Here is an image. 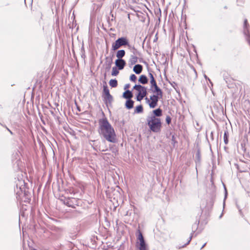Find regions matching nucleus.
<instances>
[{
    "mask_svg": "<svg viewBox=\"0 0 250 250\" xmlns=\"http://www.w3.org/2000/svg\"><path fill=\"white\" fill-rule=\"evenodd\" d=\"M139 234L137 236V239L139 241V243H137V247L139 250H148L146 244L141 231L138 229Z\"/></svg>",
    "mask_w": 250,
    "mask_h": 250,
    "instance_id": "6",
    "label": "nucleus"
},
{
    "mask_svg": "<svg viewBox=\"0 0 250 250\" xmlns=\"http://www.w3.org/2000/svg\"><path fill=\"white\" fill-rule=\"evenodd\" d=\"M128 48H129V49H130L131 50V52L133 53V55H135L136 56H137V55H140L139 52L136 48H135L134 46H131V47H128Z\"/></svg>",
    "mask_w": 250,
    "mask_h": 250,
    "instance_id": "24",
    "label": "nucleus"
},
{
    "mask_svg": "<svg viewBox=\"0 0 250 250\" xmlns=\"http://www.w3.org/2000/svg\"><path fill=\"white\" fill-rule=\"evenodd\" d=\"M221 74H222L224 80L227 83H229L231 82V78L228 72L226 71H223L221 72Z\"/></svg>",
    "mask_w": 250,
    "mask_h": 250,
    "instance_id": "12",
    "label": "nucleus"
},
{
    "mask_svg": "<svg viewBox=\"0 0 250 250\" xmlns=\"http://www.w3.org/2000/svg\"><path fill=\"white\" fill-rule=\"evenodd\" d=\"M243 33H244V34L246 36V40L248 41L249 44L250 45V35L249 33V30H248V27L244 28Z\"/></svg>",
    "mask_w": 250,
    "mask_h": 250,
    "instance_id": "19",
    "label": "nucleus"
},
{
    "mask_svg": "<svg viewBox=\"0 0 250 250\" xmlns=\"http://www.w3.org/2000/svg\"><path fill=\"white\" fill-rule=\"evenodd\" d=\"M166 121L167 124L169 125L171 121V118L169 116H167L166 119Z\"/></svg>",
    "mask_w": 250,
    "mask_h": 250,
    "instance_id": "29",
    "label": "nucleus"
},
{
    "mask_svg": "<svg viewBox=\"0 0 250 250\" xmlns=\"http://www.w3.org/2000/svg\"><path fill=\"white\" fill-rule=\"evenodd\" d=\"M123 97L127 100H130L133 97V94L130 90H127L123 93Z\"/></svg>",
    "mask_w": 250,
    "mask_h": 250,
    "instance_id": "15",
    "label": "nucleus"
},
{
    "mask_svg": "<svg viewBox=\"0 0 250 250\" xmlns=\"http://www.w3.org/2000/svg\"><path fill=\"white\" fill-rule=\"evenodd\" d=\"M229 135L228 131L226 130L224 135V141L226 145L228 144L229 142Z\"/></svg>",
    "mask_w": 250,
    "mask_h": 250,
    "instance_id": "23",
    "label": "nucleus"
},
{
    "mask_svg": "<svg viewBox=\"0 0 250 250\" xmlns=\"http://www.w3.org/2000/svg\"><path fill=\"white\" fill-rule=\"evenodd\" d=\"M143 111V107L142 105H139L136 107L134 110V113H141Z\"/></svg>",
    "mask_w": 250,
    "mask_h": 250,
    "instance_id": "25",
    "label": "nucleus"
},
{
    "mask_svg": "<svg viewBox=\"0 0 250 250\" xmlns=\"http://www.w3.org/2000/svg\"><path fill=\"white\" fill-rule=\"evenodd\" d=\"M199 155H200V153L199 152H198V153H197V156H198V158H199Z\"/></svg>",
    "mask_w": 250,
    "mask_h": 250,
    "instance_id": "35",
    "label": "nucleus"
},
{
    "mask_svg": "<svg viewBox=\"0 0 250 250\" xmlns=\"http://www.w3.org/2000/svg\"><path fill=\"white\" fill-rule=\"evenodd\" d=\"M133 89L138 91V94L142 95L143 92L145 93V96L147 94L146 88L140 84H136L134 86Z\"/></svg>",
    "mask_w": 250,
    "mask_h": 250,
    "instance_id": "11",
    "label": "nucleus"
},
{
    "mask_svg": "<svg viewBox=\"0 0 250 250\" xmlns=\"http://www.w3.org/2000/svg\"><path fill=\"white\" fill-rule=\"evenodd\" d=\"M137 77L134 74H131L130 76V80L133 82H135L136 81Z\"/></svg>",
    "mask_w": 250,
    "mask_h": 250,
    "instance_id": "28",
    "label": "nucleus"
},
{
    "mask_svg": "<svg viewBox=\"0 0 250 250\" xmlns=\"http://www.w3.org/2000/svg\"><path fill=\"white\" fill-rule=\"evenodd\" d=\"M112 63L113 59L112 57H105L104 66H105V68L107 71H109L110 70Z\"/></svg>",
    "mask_w": 250,
    "mask_h": 250,
    "instance_id": "9",
    "label": "nucleus"
},
{
    "mask_svg": "<svg viewBox=\"0 0 250 250\" xmlns=\"http://www.w3.org/2000/svg\"><path fill=\"white\" fill-rule=\"evenodd\" d=\"M225 199L227 197V189H226V187H225Z\"/></svg>",
    "mask_w": 250,
    "mask_h": 250,
    "instance_id": "33",
    "label": "nucleus"
},
{
    "mask_svg": "<svg viewBox=\"0 0 250 250\" xmlns=\"http://www.w3.org/2000/svg\"><path fill=\"white\" fill-rule=\"evenodd\" d=\"M225 9L227 8V6H225L224 7Z\"/></svg>",
    "mask_w": 250,
    "mask_h": 250,
    "instance_id": "37",
    "label": "nucleus"
},
{
    "mask_svg": "<svg viewBox=\"0 0 250 250\" xmlns=\"http://www.w3.org/2000/svg\"><path fill=\"white\" fill-rule=\"evenodd\" d=\"M149 77L150 79V84H151V88H152L153 87V86L155 84H157L155 80V78L153 75V74L149 72Z\"/></svg>",
    "mask_w": 250,
    "mask_h": 250,
    "instance_id": "20",
    "label": "nucleus"
},
{
    "mask_svg": "<svg viewBox=\"0 0 250 250\" xmlns=\"http://www.w3.org/2000/svg\"><path fill=\"white\" fill-rule=\"evenodd\" d=\"M119 72V70L117 69V67H113L112 68V70L111 72V75L113 76H116L117 75H118Z\"/></svg>",
    "mask_w": 250,
    "mask_h": 250,
    "instance_id": "26",
    "label": "nucleus"
},
{
    "mask_svg": "<svg viewBox=\"0 0 250 250\" xmlns=\"http://www.w3.org/2000/svg\"><path fill=\"white\" fill-rule=\"evenodd\" d=\"M116 66L118 67L119 70H122L126 64L125 61L122 59H118L115 61V62Z\"/></svg>",
    "mask_w": 250,
    "mask_h": 250,
    "instance_id": "10",
    "label": "nucleus"
},
{
    "mask_svg": "<svg viewBox=\"0 0 250 250\" xmlns=\"http://www.w3.org/2000/svg\"><path fill=\"white\" fill-rule=\"evenodd\" d=\"M152 113L153 114L151 115V116H154L155 117H160L162 115V110L159 108L154 110L152 111Z\"/></svg>",
    "mask_w": 250,
    "mask_h": 250,
    "instance_id": "18",
    "label": "nucleus"
},
{
    "mask_svg": "<svg viewBox=\"0 0 250 250\" xmlns=\"http://www.w3.org/2000/svg\"><path fill=\"white\" fill-rule=\"evenodd\" d=\"M6 129L8 130V131L11 134H13V132L7 127H6Z\"/></svg>",
    "mask_w": 250,
    "mask_h": 250,
    "instance_id": "34",
    "label": "nucleus"
},
{
    "mask_svg": "<svg viewBox=\"0 0 250 250\" xmlns=\"http://www.w3.org/2000/svg\"><path fill=\"white\" fill-rule=\"evenodd\" d=\"M133 105L134 101L133 100L131 99L126 100L125 104V106L126 108L128 109H131L133 108Z\"/></svg>",
    "mask_w": 250,
    "mask_h": 250,
    "instance_id": "16",
    "label": "nucleus"
},
{
    "mask_svg": "<svg viewBox=\"0 0 250 250\" xmlns=\"http://www.w3.org/2000/svg\"><path fill=\"white\" fill-rule=\"evenodd\" d=\"M17 198L18 200L23 201L25 202H27L30 201V197L29 195V192L25 191L24 186L22 187L21 186L19 188V189H18V185H17Z\"/></svg>",
    "mask_w": 250,
    "mask_h": 250,
    "instance_id": "4",
    "label": "nucleus"
},
{
    "mask_svg": "<svg viewBox=\"0 0 250 250\" xmlns=\"http://www.w3.org/2000/svg\"><path fill=\"white\" fill-rule=\"evenodd\" d=\"M249 26V25L248 23V21L247 19H245L244 20V28H247V27H248Z\"/></svg>",
    "mask_w": 250,
    "mask_h": 250,
    "instance_id": "30",
    "label": "nucleus"
},
{
    "mask_svg": "<svg viewBox=\"0 0 250 250\" xmlns=\"http://www.w3.org/2000/svg\"><path fill=\"white\" fill-rule=\"evenodd\" d=\"M99 133L109 142L115 143L116 135L113 127L110 124L107 118H103L99 120Z\"/></svg>",
    "mask_w": 250,
    "mask_h": 250,
    "instance_id": "1",
    "label": "nucleus"
},
{
    "mask_svg": "<svg viewBox=\"0 0 250 250\" xmlns=\"http://www.w3.org/2000/svg\"><path fill=\"white\" fill-rule=\"evenodd\" d=\"M64 204L68 207L75 208L79 204V200L74 198H68L63 201Z\"/></svg>",
    "mask_w": 250,
    "mask_h": 250,
    "instance_id": "8",
    "label": "nucleus"
},
{
    "mask_svg": "<svg viewBox=\"0 0 250 250\" xmlns=\"http://www.w3.org/2000/svg\"><path fill=\"white\" fill-rule=\"evenodd\" d=\"M138 58L135 55H131L128 61V63L130 66L135 64L138 61Z\"/></svg>",
    "mask_w": 250,
    "mask_h": 250,
    "instance_id": "13",
    "label": "nucleus"
},
{
    "mask_svg": "<svg viewBox=\"0 0 250 250\" xmlns=\"http://www.w3.org/2000/svg\"><path fill=\"white\" fill-rule=\"evenodd\" d=\"M133 71L137 74H140L143 70V66L141 64H136L133 67Z\"/></svg>",
    "mask_w": 250,
    "mask_h": 250,
    "instance_id": "14",
    "label": "nucleus"
},
{
    "mask_svg": "<svg viewBox=\"0 0 250 250\" xmlns=\"http://www.w3.org/2000/svg\"><path fill=\"white\" fill-rule=\"evenodd\" d=\"M127 46L131 47L130 44L126 37H121L118 38L114 42L112 43V49L115 51L123 46Z\"/></svg>",
    "mask_w": 250,
    "mask_h": 250,
    "instance_id": "5",
    "label": "nucleus"
},
{
    "mask_svg": "<svg viewBox=\"0 0 250 250\" xmlns=\"http://www.w3.org/2000/svg\"><path fill=\"white\" fill-rule=\"evenodd\" d=\"M146 121L150 129L154 132H158L161 130L162 123L160 118L154 116H148Z\"/></svg>",
    "mask_w": 250,
    "mask_h": 250,
    "instance_id": "3",
    "label": "nucleus"
},
{
    "mask_svg": "<svg viewBox=\"0 0 250 250\" xmlns=\"http://www.w3.org/2000/svg\"><path fill=\"white\" fill-rule=\"evenodd\" d=\"M129 86H130L129 84H125V89H126L129 88Z\"/></svg>",
    "mask_w": 250,
    "mask_h": 250,
    "instance_id": "32",
    "label": "nucleus"
},
{
    "mask_svg": "<svg viewBox=\"0 0 250 250\" xmlns=\"http://www.w3.org/2000/svg\"><path fill=\"white\" fill-rule=\"evenodd\" d=\"M145 97V93L143 92L142 95L138 94L137 96L136 99L138 101H141Z\"/></svg>",
    "mask_w": 250,
    "mask_h": 250,
    "instance_id": "27",
    "label": "nucleus"
},
{
    "mask_svg": "<svg viewBox=\"0 0 250 250\" xmlns=\"http://www.w3.org/2000/svg\"><path fill=\"white\" fill-rule=\"evenodd\" d=\"M157 39V38H156V39H154V42H155Z\"/></svg>",
    "mask_w": 250,
    "mask_h": 250,
    "instance_id": "36",
    "label": "nucleus"
},
{
    "mask_svg": "<svg viewBox=\"0 0 250 250\" xmlns=\"http://www.w3.org/2000/svg\"><path fill=\"white\" fill-rule=\"evenodd\" d=\"M139 82L143 84H146L148 83V79L146 76L142 75L139 79Z\"/></svg>",
    "mask_w": 250,
    "mask_h": 250,
    "instance_id": "17",
    "label": "nucleus"
},
{
    "mask_svg": "<svg viewBox=\"0 0 250 250\" xmlns=\"http://www.w3.org/2000/svg\"><path fill=\"white\" fill-rule=\"evenodd\" d=\"M192 235H191V236L189 237V240H188V242H187L186 244H185L184 245H183V246H182V247H185L186 246H187V245H188V244L189 243V242H190V241H191V239H192Z\"/></svg>",
    "mask_w": 250,
    "mask_h": 250,
    "instance_id": "31",
    "label": "nucleus"
},
{
    "mask_svg": "<svg viewBox=\"0 0 250 250\" xmlns=\"http://www.w3.org/2000/svg\"><path fill=\"white\" fill-rule=\"evenodd\" d=\"M109 85L112 87H116L118 85V82L115 79H112L109 82Z\"/></svg>",
    "mask_w": 250,
    "mask_h": 250,
    "instance_id": "22",
    "label": "nucleus"
},
{
    "mask_svg": "<svg viewBox=\"0 0 250 250\" xmlns=\"http://www.w3.org/2000/svg\"><path fill=\"white\" fill-rule=\"evenodd\" d=\"M205 244H204V245H203V247L202 248H203L204 246H205Z\"/></svg>",
    "mask_w": 250,
    "mask_h": 250,
    "instance_id": "38",
    "label": "nucleus"
},
{
    "mask_svg": "<svg viewBox=\"0 0 250 250\" xmlns=\"http://www.w3.org/2000/svg\"><path fill=\"white\" fill-rule=\"evenodd\" d=\"M153 88H154V90H152V92L156 93V94L151 96L149 99L147 97L145 98L146 103L149 105L150 108H155L157 105L159 99L163 97L162 90L158 86L157 84L154 85Z\"/></svg>",
    "mask_w": 250,
    "mask_h": 250,
    "instance_id": "2",
    "label": "nucleus"
},
{
    "mask_svg": "<svg viewBox=\"0 0 250 250\" xmlns=\"http://www.w3.org/2000/svg\"><path fill=\"white\" fill-rule=\"evenodd\" d=\"M103 97L106 104L107 103L111 104L113 100V97L110 94L108 86L106 84L104 85L103 86Z\"/></svg>",
    "mask_w": 250,
    "mask_h": 250,
    "instance_id": "7",
    "label": "nucleus"
},
{
    "mask_svg": "<svg viewBox=\"0 0 250 250\" xmlns=\"http://www.w3.org/2000/svg\"><path fill=\"white\" fill-rule=\"evenodd\" d=\"M125 52L124 50H120L117 52L116 57L118 59H122V58L125 56Z\"/></svg>",
    "mask_w": 250,
    "mask_h": 250,
    "instance_id": "21",
    "label": "nucleus"
}]
</instances>
